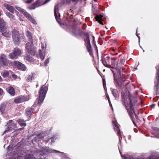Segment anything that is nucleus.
<instances>
[{
  "mask_svg": "<svg viewBox=\"0 0 159 159\" xmlns=\"http://www.w3.org/2000/svg\"><path fill=\"white\" fill-rule=\"evenodd\" d=\"M134 99V101L135 98L130 95L128 96H126L125 98H124L122 97L123 103L125 105L131 120H132L133 124L135 125V123L133 120L134 114H135L133 108L134 104L133 100Z\"/></svg>",
  "mask_w": 159,
  "mask_h": 159,
  "instance_id": "1",
  "label": "nucleus"
},
{
  "mask_svg": "<svg viewBox=\"0 0 159 159\" xmlns=\"http://www.w3.org/2000/svg\"><path fill=\"white\" fill-rule=\"evenodd\" d=\"M40 152L43 154H45L48 153H59V155L62 157V159H70L66 154L50 148L46 147H44L41 148Z\"/></svg>",
  "mask_w": 159,
  "mask_h": 159,
  "instance_id": "2",
  "label": "nucleus"
},
{
  "mask_svg": "<svg viewBox=\"0 0 159 159\" xmlns=\"http://www.w3.org/2000/svg\"><path fill=\"white\" fill-rule=\"evenodd\" d=\"M48 90V88L46 86L43 85L39 91V99L37 104L40 105L43 102L45 97Z\"/></svg>",
  "mask_w": 159,
  "mask_h": 159,
  "instance_id": "3",
  "label": "nucleus"
},
{
  "mask_svg": "<svg viewBox=\"0 0 159 159\" xmlns=\"http://www.w3.org/2000/svg\"><path fill=\"white\" fill-rule=\"evenodd\" d=\"M0 31L2 32V35L6 37H8L10 34L9 30H6V27L4 20L0 19Z\"/></svg>",
  "mask_w": 159,
  "mask_h": 159,
  "instance_id": "4",
  "label": "nucleus"
},
{
  "mask_svg": "<svg viewBox=\"0 0 159 159\" xmlns=\"http://www.w3.org/2000/svg\"><path fill=\"white\" fill-rule=\"evenodd\" d=\"M25 49L26 51L30 54L34 56L35 54V47L33 42L27 43L25 45Z\"/></svg>",
  "mask_w": 159,
  "mask_h": 159,
  "instance_id": "5",
  "label": "nucleus"
},
{
  "mask_svg": "<svg viewBox=\"0 0 159 159\" xmlns=\"http://www.w3.org/2000/svg\"><path fill=\"white\" fill-rule=\"evenodd\" d=\"M16 128V124L13 120H10L7 123V127L3 132V134L10 132V131L14 130Z\"/></svg>",
  "mask_w": 159,
  "mask_h": 159,
  "instance_id": "6",
  "label": "nucleus"
},
{
  "mask_svg": "<svg viewBox=\"0 0 159 159\" xmlns=\"http://www.w3.org/2000/svg\"><path fill=\"white\" fill-rule=\"evenodd\" d=\"M157 72L156 77V80L155 81L154 90L156 95L159 94V65L156 66Z\"/></svg>",
  "mask_w": 159,
  "mask_h": 159,
  "instance_id": "7",
  "label": "nucleus"
},
{
  "mask_svg": "<svg viewBox=\"0 0 159 159\" xmlns=\"http://www.w3.org/2000/svg\"><path fill=\"white\" fill-rule=\"evenodd\" d=\"M12 37L13 43L16 44H19L20 43V37L19 31L14 30L12 31Z\"/></svg>",
  "mask_w": 159,
  "mask_h": 159,
  "instance_id": "8",
  "label": "nucleus"
},
{
  "mask_svg": "<svg viewBox=\"0 0 159 159\" xmlns=\"http://www.w3.org/2000/svg\"><path fill=\"white\" fill-rule=\"evenodd\" d=\"M21 55V52L20 49L18 48H15L12 53L9 54V56L11 59H16Z\"/></svg>",
  "mask_w": 159,
  "mask_h": 159,
  "instance_id": "9",
  "label": "nucleus"
},
{
  "mask_svg": "<svg viewBox=\"0 0 159 159\" xmlns=\"http://www.w3.org/2000/svg\"><path fill=\"white\" fill-rule=\"evenodd\" d=\"M119 150L122 159H159V157L156 156H151L147 159L143 158L140 157L134 158L132 156L129 155L128 154H126V155H122L121 154V153L120 149Z\"/></svg>",
  "mask_w": 159,
  "mask_h": 159,
  "instance_id": "10",
  "label": "nucleus"
},
{
  "mask_svg": "<svg viewBox=\"0 0 159 159\" xmlns=\"http://www.w3.org/2000/svg\"><path fill=\"white\" fill-rule=\"evenodd\" d=\"M71 33L73 35L77 37L82 36L84 34L81 30L75 26L72 27Z\"/></svg>",
  "mask_w": 159,
  "mask_h": 159,
  "instance_id": "11",
  "label": "nucleus"
},
{
  "mask_svg": "<svg viewBox=\"0 0 159 159\" xmlns=\"http://www.w3.org/2000/svg\"><path fill=\"white\" fill-rule=\"evenodd\" d=\"M114 129L116 131L117 135L119 136V139L120 144L121 143V132L119 129V124L117 123L116 120H114L112 122Z\"/></svg>",
  "mask_w": 159,
  "mask_h": 159,
  "instance_id": "12",
  "label": "nucleus"
},
{
  "mask_svg": "<svg viewBox=\"0 0 159 159\" xmlns=\"http://www.w3.org/2000/svg\"><path fill=\"white\" fill-rule=\"evenodd\" d=\"M86 38L85 39V42L88 52L89 53L90 55H92V49L90 44L89 38L88 34H85Z\"/></svg>",
  "mask_w": 159,
  "mask_h": 159,
  "instance_id": "13",
  "label": "nucleus"
},
{
  "mask_svg": "<svg viewBox=\"0 0 159 159\" xmlns=\"http://www.w3.org/2000/svg\"><path fill=\"white\" fill-rule=\"evenodd\" d=\"M11 65L16 67L19 70L22 71H25L26 69L25 66L19 61H14L11 63Z\"/></svg>",
  "mask_w": 159,
  "mask_h": 159,
  "instance_id": "14",
  "label": "nucleus"
},
{
  "mask_svg": "<svg viewBox=\"0 0 159 159\" xmlns=\"http://www.w3.org/2000/svg\"><path fill=\"white\" fill-rule=\"evenodd\" d=\"M29 99V98L28 97L21 96L16 98L14 100V102L17 103H20L26 101H28Z\"/></svg>",
  "mask_w": 159,
  "mask_h": 159,
  "instance_id": "15",
  "label": "nucleus"
},
{
  "mask_svg": "<svg viewBox=\"0 0 159 159\" xmlns=\"http://www.w3.org/2000/svg\"><path fill=\"white\" fill-rule=\"evenodd\" d=\"M8 64V61L7 58L6 56L3 54L0 56V65L3 66H6Z\"/></svg>",
  "mask_w": 159,
  "mask_h": 159,
  "instance_id": "16",
  "label": "nucleus"
},
{
  "mask_svg": "<svg viewBox=\"0 0 159 159\" xmlns=\"http://www.w3.org/2000/svg\"><path fill=\"white\" fill-rule=\"evenodd\" d=\"M4 6L9 11L13 14L15 13L18 15L19 13L18 11L15 9L13 7L7 4H4Z\"/></svg>",
  "mask_w": 159,
  "mask_h": 159,
  "instance_id": "17",
  "label": "nucleus"
},
{
  "mask_svg": "<svg viewBox=\"0 0 159 159\" xmlns=\"http://www.w3.org/2000/svg\"><path fill=\"white\" fill-rule=\"evenodd\" d=\"M58 6L57 5H55L54 8V13L55 16L57 21L58 23L60 24V20L57 16V14L59 16H60V14L58 12Z\"/></svg>",
  "mask_w": 159,
  "mask_h": 159,
  "instance_id": "18",
  "label": "nucleus"
},
{
  "mask_svg": "<svg viewBox=\"0 0 159 159\" xmlns=\"http://www.w3.org/2000/svg\"><path fill=\"white\" fill-rule=\"evenodd\" d=\"M103 16V14H101L100 15H97L95 17L96 21H98L100 24L103 25V23L102 22V18Z\"/></svg>",
  "mask_w": 159,
  "mask_h": 159,
  "instance_id": "19",
  "label": "nucleus"
},
{
  "mask_svg": "<svg viewBox=\"0 0 159 159\" xmlns=\"http://www.w3.org/2000/svg\"><path fill=\"white\" fill-rule=\"evenodd\" d=\"M6 90L11 95L13 96L15 95V90L12 87L10 86L7 88Z\"/></svg>",
  "mask_w": 159,
  "mask_h": 159,
  "instance_id": "20",
  "label": "nucleus"
},
{
  "mask_svg": "<svg viewBox=\"0 0 159 159\" xmlns=\"http://www.w3.org/2000/svg\"><path fill=\"white\" fill-rule=\"evenodd\" d=\"M107 59H108V57H106V58L104 57H102L101 60L102 63L103 64V65L105 66L108 68H110L111 67L107 63V62L106 61Z\"/></svg>",
  "mask_w": 159,
  "mask_h": 159,
  "instance_id": "21",
  "label": "nucleus"
},
{
  "mask_svg": "<svg viewBox=\"0 0 159 159\" xmlns=\"http://www.w3.org/2000/svg\"><path fill=\"white\" fill-rule=\"evenodd\" d=\"M30 21L34 24H36V22L30 15L28 13L25 16Z\"/></svg>",
  "mask_w": 159,
  "mask_h": 159,
  "instance_id": "22",
  "label": "nucleus"
},
{
  "mask_svg": "<svg viewBox=\"0 0 159 159\" xmlns=\"http://www.w3.org/2000/svg\"><path fill=\"white\" fill-rule=\"evenodd\" d=\"M36 75L34 73H32L27 77L26 80L28 82L31 81L34 79Z\"/></svg>",
  "mask_w": 159,
  "mask_h": 159,
  "instance_id": "23",
  "label": "nucleus"
},
{
  "mask_svg": "<svg viewBox=\"0 0 159 159\" xmlns=\"http://www.w3.org/2000/svg\"><path fill=\"white\" fill-rule=\"evenodd\" d=\"M34 3L37 7L44 4L43 0H37Z\"/></svg>",
  "mask_w": 159,
  "mask_h": 159,
  "instance_id": "24",
  "label": "nucleus"
},
{
  "mask_svg": "<svg viewBox=\"0 0 159 159\" xmlns=\"http://www.w3.org/2000/svg\"><path fill=\"white\" fill-rule=\"evenodd\" d=\"M26 35L30 42H33L32 34L28 30L26 31Z\"/></svg>",
  "mask_w": 159,
  "mask_h": 159,
  "instance_id": "25",
  "label": "nucleus"
},
{
  "mask_svg": "<svg viewBox=\"0 0 159 159\" xmlns=\"http://www.w3.org/2000/svg\"><path fill=\"white\" fill-rule=\"evenodd\" d=\"M112 93L113 95L116 98L119 97V93L118 91L116 89H113L112 90Z\"/></svg>",
  "mask_w": 159,
  "mask_h": 159,
  "instance_id": "26",
  "label": "nucleus"
},
{
  "mask_svg": "<svg viewBox=\"0 0 159 159\" xmlns=\"http://www.w3.org/2000/svg\"><path fill=\"white\" fill-rule=\"evenodd\" d=\"M33 108L27 109L26 110V116H30L32 114V111H33Z\"/></svg>",
  "mask_w": 159,
  "mask_h": 159,
  "instance_id": "27",
  "label": "nucleus"
},
{
  "mask_svg": "<svg viewBox=\"0 0 159 159\" xmlns=\"http://www.w3.org/2000/svg\"><path fill=\"white\" fill-rule=\"evenodd\" d=\"M16 8L18 11L22 12L25 16L28 13L25 10L23 9L20 7H16Z\"/></svg>",
  "mask_w": 159,
  "mask_h": 159,
  "instance_id": "28",
  "label": "nucleus"
},
{
  "mask_svg": "<svg viewBox=\"0 0 159 159\" xmlns=\"http://www.w3.org/2000/svg\"><path fill=\"white\" fill-rule=\"evenodd\" d=\"M1 75L4 78H6L9 75V72L7 70H4L1 73Z\"/></svg>",
  "mask_w": 159,
  "mask_h": 159,
  "instance_id": "29",
  "label": "nucleus"
},
{
  "mask_svg": "<svg viewBox=\"0 0 159 159\" xmlns=\"http://www.w3.org/2000/svg\"><path fill=\"white\" fill-rule=\"evenodd\" d=\"M19 125L21 126H26V124L25 123V121L23 119H20L18 121Z\"/></svg>",
  "mask_w": 159,
  "mask_h": 159,
  "instance_id": "30",
  "label": "nucleus"
},
{
  "mask_svg": "<svg viewBox=\"0 0 159 159\" xmlns=\"http://www.w3.org/2000/svg\"><path fill=\"white\" fill-rule=\"evenodd\" d=\"M79 0H65L64 3L66 4H69L71 2L77 3Z\"/></svg>",
  "mask_w": 159,
  "mask_h": 159,
  "instance_id": "31",
  "label": "nucleus"
},
{
  "mask_svg": "<svg viewBox=\"0 0 159 159\" xmlns=\"http://www.w3.org/2000/svg\"><path fill=\"white\" fill-rule=\"evenodd\" d=\"M5 107L6 105L5 103H2L1 104L0 107V111L2 113H4Z\"/></svg>",
  "mask_w": 159,
  "mask_h": 159,
  "instance_id": "32",
  "label": "nucleus"
},
{
  "mask_svg": "<svg viewBox=\"0 0 159 159\" xmlns=\"http://www.w3.org/2000/svg\"><path fill=\"white\" fill-rule=\"evenodd\" d=\"M39 54L38 55L37 57H39L42 60H43L44 58V56L43 55L42 52L41 50H39Z\"/></svg>",
  "mask_w": 159,
  "mask_h": 159,
  "instance_id": "33",
  "label": "nucleus"
},
{
  "mask_svg": "<svg viewBox=\"0 0 159 159\" xmlns=\"http://www.w3.org/2000/svg\"><path fill=\"white\" fill-rule=\"evenodd\" d=\"M66 18L68 21L70 22H72L75 21V20L73 18V16L71 15L70 16L68 15V16H67Z\"/></svg>",
  "mask_w": 159,
  "mask_h": 159,
  "instance_id": "34",
  "label": "nucleus"
},
{
  "mask_svg": "<svg viewBox=\"0 0 159 159\" xmlns=\"http://www.w3.org/2000/svg\"><path fill=\"white\" fill-rule=\"evenodd\" d=\"M37 7L34 3L31 6L28 7V8L30 10L34 9L36 8Z\"/></svg>",
  "mask_w": 159,
  "mask_h": 159,
  "instance_id": "35",
  "label": "nucleus"
},
{
  "mask_svg": "<svg viewBox=\"0 0 159 159\" xmlns=\"http://www.w3.org/2000/svg\"><path fill=\"white\" fill-rule=\"evenodd\" d=\"M6 15L9 17L13 19L14 17V16L9 12L6 13Z\"/></svg>",
  "mask_w": 159,
  "mask_h": 159,
  "instance_id": "36",
  "label": "nucleus"
},
{
  "mask_svg": "<svg viewBox=\"0 0 159 159\" xmlns=\"http://www.w3.org/2000/svg\"><path fill=\"white\" fill-rule=\"evenodd\" d=\"M43 137H44V136L43 135V134H38V135H37V137H36V139H40L42 138Z\"/></svg>",
  "mask_w": 159,
  "mask_h": 159,
  "instance_id": "37",
  "label": "nucleus"
},
{
  "mask_svg": "<svg viewBox=\"0 0 159 159\" xmlns=\"http://www.w3.org/2000/svg\"><path fill=\"white\" fill-rule=\"evenodd\" d=\"M57 137L55 138V136H54L53 137H52L51 139L49 138L47 140V142H48L51 139L52 140L51 141V143H53L54 141H53V140H54V139H56Z\"/></svg>",
  "mask_w": 159,
  "mask_h": 159,
  "instance_id": "38",
  "label": "nucleus"
},
{
  "mask_svg": "<svg viewBox=\"0 0 159 159\" xmlns=\"http://www.w3.org/2000/svg\"><path fill=\"white\" fill-rule=\"evenodd\" d=\"M102 81H103L102 82H103V87H104L105 90H107L105 80L104 79H103L102 80Z\"/></svg>",
  "mask_w": 159,
  "mask_h": 159,
  "instance_id": "39",
  "label": "nucleus"
},
{
  "mask_svg": "<svg viewBox=\"0 0 159 159\" xmlns=\"http://www.w3.org/2000/svg\"><path fill=\"white\" fill-rule=\"evenodd\" d=\"M25 59L27 61L30 62H31L32 61V58L30 57L29 56H27L25 57Z\"/></svg>",
  "mask_w": 159,
  "mask_h": 159,
  "instance_id": "40",
  "label": "nucleus"
},
{
  "mask_svg": "<svg viewBox=\"0 0 159 159\" xmlns=\"http://www.w3.org/2000/svg\"><path fill=\"white\" fill-rule=\"evenodd\" d=\"M49 58H48L44 62V66H46L49 63Z\"/></svg>",
  "mask_w": 159,
  "mask_h": 159,
  "instance_id": "41",
  "label": "nucleus"
},
{
  "mask_svg": "<svg viewBox=\"0 0 159 159\" xmlns=\"http://www.w3.org/2000/svg\"><path fill=\"white\" fill-rule=\"evenodd\" d=\"M136 36H137V37H138V39H139V43H140V37L139 36V35H138V34H137V30H136ZM139 46L140 47V48H142V49H143V48L140 45V44H139Z\"/></svg>",
  "mask_w": 159,
  "mask_h": 159,
  "instance_id": "42",
  "label": "nucleus"
},
{
  "mask_svg": "<svg viewBox=\"0 0 159 159\" xmlns=\"http://www.w3.org/2000/svg\"><path fill=\"white\" fill-rule=\"evenodd\" d=\"M34 0H28L25 1V2L27 3H30L31 2L34 1Z\"/></svg>",
  "mask_w": 159,
  "mask_h": 159,
  "instance_id": "43",
  "label": "nucleus"
},
{
  "mask_svg": "<svg viewBox=\"0 0 159 159\" xmlns=\"http://www.w3.org/2000/svg\"><path fill=\"white\" fill-rule=\"evenodd\" d=\"M108 102H109V104L110 105V107H111L112 110H113V107H112V104H111V101H110V98H108Z\"/></svg>",
  "mask_w": 159,
  "mask_h": 159,
  "instance_id": "44",
  "label": "nucleus"
},
{
  "mask_svg": "<svg viewBox=\"0 0 159 159\" xmlns=\"http://www.w3.org/2000/svg\"><path fill=\"white\" fill-rule=\"evenodd\" d=\"M155 130L156 131V133L157 134H159V128H155Z\"/></svg>",
  "mask_w": 159,
  "mask_h": 159,
  "instance_id": "45",
  "label": "nucleus"
},
{
  "mask_svg": "<svg viewBox=\"0 0 159 159\" xmlns=\"http://www.w3.org/2000/svg\"><path fill=\"white\" fill-rule=\"evenodd\" d=\"M12 77L14 78V79H16L17 78V76L15 74H12Z\"/></svg>",
  "mask_w": 159,
  "mask_h": 159,
  "instance_id": "46",
  "label": "nucleus"
},
{
  "mask_svg": "<svg viewBox=\"0 0 159 159\" xmlns=\"http://www.w3.org/2000/svg\"><path fill=\"white\" fill-rule=\"evenodd\" d=\"M92 38H93V41H92V43H93L95 45V43L94 41V36H92Z\"/></svg>",
  "mask_w": 159,
  "mask_h": 159,
  "instance_id": "47",
  "label": "nucleus"
},
{
  "mask_svg": "<svg viewBox=\"0 0 159 159\" xmlns=\"http://www.w3.org/2000/svg\"><path fill=\"white\" fill-rule=\"evenodd\" d=\"M11 159H23V158L21 156V157H19L18 158H17V159H16V158H11Z\"/></svg>",
  "mask_w": 159,
  "mask_h": 159,
  "instance_id": "48",
  "label": "nucleus"
},
{
  "mask_svg": "<svg viewBox=\"0 0 159 159\" xmlns=\"http://www.w3.org/2000/svg\"><path fill=\"white\" fill-rule=\"evenodd\" d=\"M51 0H45L44 2H43L44 4H46L49 1H50Z\"/></svg>",
  "mask_w": 159,
  "mask_h": 159,
  "instance_id": "49",
  "label": "nucleus"
},
{
  "mask_svg": "<svg viewBox=\"0 0 159 159\" xmlns=\"http://www.w3.org/2000/svg\"><path fill=\"white\" fill-rule=\"evenodd\" d=\"M3 93V91L0 88V95H2Z\"/></svg>",
  "mask_w": 159,
  "mask_h": 159,
  "instance_id": "50",
  "label": "nucleus"
},
{
  "mask_svg": "<svg viewBox=\"0 0 159 159\" xmlns=\"http://www.w3.org/2000/svg\"><path fill=\"white\" fill-rule=\"evenodd\" d=\"M111 70L112 71V73H113V75H114V79L115 80V76L114 75H115V73H114V71L112 70Z\"/></svg>",
  "mask_w": 159,
  "mask_h": 159,
  "instance_id": "51",
  "label": "nucleus"
},
{
  "mask_svg": "<svg viewBox=\"0 0 159 159\" xmlns=\"http://www.w3.org/2000/svg\"><path fill=\"white\" fill-rule=\"evenodd\" d=\"M155 106V104H152V105H151V107H152V108H153Z\"/></svg>",
  "mask_w": 159,
  "mask_h": 159,
  "instance_id": "52",
  "label": "nucleus"
},
{
  "mask_svg": "<svg viewBox=\"0 0 159 159\" xmlns=\"http://www.w3.org/2000/svg\"><path fill=\"white\" fill-rule=\"evenodd\" d=\"M106 97H107V99L108 100V98H109V97L108 95H106Z\"/></svg>",
  "mask_w": 159,
  "mask_h": 159,
  "instance_id": "53",
  "label": "nucleus"
},
{
  "mask_svg": "<svg viewBox=\"0 0 159 159\" xmlns=\"http://www.w3.org/2000/svg\"><path fill=\"white\" fill-rule=\"evenodd\" d=\"M2 81V79L1 76H0V81Z\"/></svg>",
  "mask_w": 159,
  "mask_h": 159,
  "instance_id": "54",
  "label": "nucleus"
},
{
  "mask_svg": "<svg viewBox=\"0 0 159 159\" xmlns=\"http://www.w3.org/2000/svg\"><path fill=\"white\" fill-rule=\"evenodd\" d=\"M42 49H43L44 48V46L43 45H42Z\"/></svg>",
  "mask_w": 159,
  "mask_h": 159,
  "instance_id": "55",
  "label": "nucleus"
},
{
  "mask_svg": "<svg viewBox=\"0 0 159 159\" xmlns=\"http://www.w3.org/2000/svg\"><path fill=\"white\" fill-rule=\"evenodd\" d=\"M142 49L143 50V52H144V51H145L144 50H143V49Z\"/></svg>",
  "mask_w": 159,
  "mask_h": 159,
  "instance_id": "56",
  "label": "nucleus"
},
{
  "mask_svg": "<svg viewBox=\"0 0 159 159\" xmlns=\"http://www.w3.org/2000/svg\"><path fill=\"white\" fill-rule=\"evenodd\" d=\"M36 87H37L38 86V84L36 85Z\"/></svg>",
  "mask_w": 159,
  "mask_h": 159,
  "instance_id": "57",
  "label": "nucleus"
},
{
  "mask_svg": "<svg viewBox=\"0 0 159 159\" xmlns=\"http://www.w3.org/2000/svg\"><path fill=\"white\" fill-rule=\"evenodd\" d=\"M135 115V114H134ZM135 116H136V115H135Z\"/></svg>",
  "mask_w": 159,
  "mask_h": 159,
  "instance_id": "58",
  "label": "nucleus"
}]
</instances>
